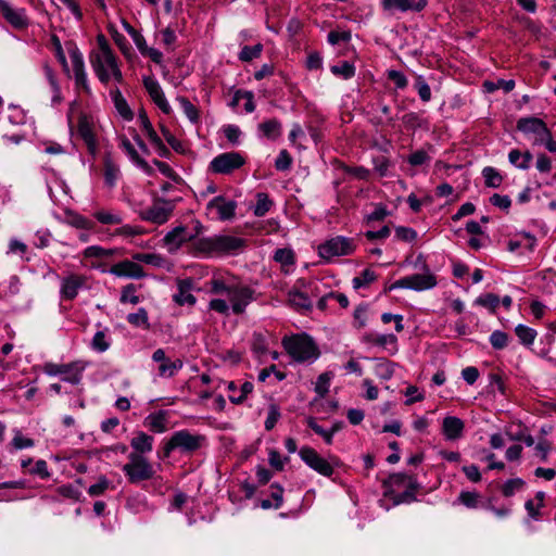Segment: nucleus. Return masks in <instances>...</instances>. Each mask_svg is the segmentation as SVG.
<instances>
[{
  "label": "nucleus",
  "mask_w": 556,
  "mask_h": 556,
  "mask_svg": "<svg viewBox=\"0 0 556 556\" xmlns=\"http://www.w3.org/2000/svg\"><path fill=\"white\" fill-rule=\"evenodd\" d=\"M415 88L424 102L431 100V89L421 76L417 77Z\"/></svg>",
  "instance_id": "obj_60"
},
{
  "label": "nucleus",
  "mask_w": 556,
  "mask_h": 556,
  "mask_svg": "<svg viewBox=\"0 0 556 556\" xmlns=\"http://www.w3.org/2000/svg\"><path fill=\"white\" fill-rule=\"evenodd\" d=\"M67 50L72 61L74 73L85 70L83 54L79 51V49L74 43H71L70 47H67Z\"/></svg>",
  "instance_id": "obj_48"
},
{
  "label": "nucleus",
  "mask_w": 556,
  "mask_h": 556,
  "mask_svg": "<svg viewBox=\"0 0 556 556\" xmlns=\"http://www.w3.org/2000/svg\"><path fill=\"white\" fill-rule=\"evenodd\" d=\"M211 292L215 294L226 293L232 312L236 315L244 313L247 306L254 300L255 291L239 282L236 278L214 277L211 281Z\"/></svg>",
  "instance_id": "obj_1"
},
{
  "label": "nucleus",
  "mask_w": 556,
  "mask_h": 556,
  "mask_svg": "<svg viewBox=\"0 0 556 556\" xmlns=\"http://www.w3.org/2000/svg\"><path fill=\"white\" fill-rule=\"evenodd\" d=\"M533 159V155L531 152L529 151H526V152H521L519 151L518 149H513L509 153H508V160L509 162L520 168V169H528L530 167V163Z\"/></svg>",
  "instance_id": "obj_33"
},
{
  "label": "nucleus",
  "mask_w": 556,
  "mask_h": 556,
  "mask_svg": "<svg viewBox=\"0 0 556 556\" xmlns=\"http://www.w3.org/2000/svg\"><path fill=\"white\" fill-rule=\"evenodd\" d=\"M280 417H281V414H280V409H279L278 405L270 404L268 406L267 418L265 420V429L267 431L273 430L275 428L276 424L278 422V420L280 419Z\"/></svg>",
  "instance_id": "obj_53"
},
{
  "label": "nucleus",
  "mask_w": 556,
  "mask_h": 556,
  "mask_svg": "<svg viewBox=\"0 0 556 556\" xmlns=\"http://www.w3.org/2000/svg\"><path fill=\"white\" fill-rule=\"evenodd\" d=\"M85 364L81 362H72L68 364L46 363L43 372L49 376H62V380L72 384H79L83 379Z\"/></svg>",
  "instance_id": "obj_8"
},
{
  "label": "nucleus",
  "mask_w": 556,
  "mask_h": 556,
  "mask_svg": "<svg viewBox=\"0 0 556 556\" xmlns=\"http://www.w3.org/2000/svg\"><path fill=\"white\" fill-rule=\"evenodd\" d=\"M118 249H105L99 245H90L84 250V257L97 258V260H109L114 255L118 254Z\"/></svg>",
  "instance_id": "obj_32"
},
{
  "label": "nucleus",
  "mask_w": 556,
  "mask_h": 556,
  "mask_svg": "<svg viewBox=\"0 0 556 556\" xmlns=\"http://www.w3.org/2000/svg\"><path fill=\"white\" fill-rule=\"evenodd\" d=\"M389 80L393 81L397 89H405L408 85L406 76L396 70H390L387 73Z\"/></svg>",
  "instance_id": "obj_61"
},
{
  "label": "nucleus",
  "mask_w": 556,
  "mask_h": 556,
  "mask_svg": "<svg viewBox=\"0 0 556 556\" xmlns=\"http://www.w3.org/2000/svg\"><path fill=\"white\" fill-rule=\"evenodd\" d=\"M525 485V481L520 478H514L507 480L502 486V494L505 497L513 496L517 491L521 490Z\"/></svg>",
  "instance_id": "obj_47"
},
{
  "label": "nucleus",
  "mask_w": 556,
  "mask_h": 556,
  "mask_svg": "<svg viewBox=\"0 0 556 556\" xmlns=\"http://www.w3.org/2000/svg\"><path fill=\"white\" fill-rule=\"evenodd\" d=\"M143 86L152 101L157 105V108L164 114H169L172 112V108L167 102L157 80L151 76L143 77Z\"/></svg>",
  "instance_id": "obj_16"
},
{
  "label": "nucleus",
  "mask_w": 556,
  "mask_h": 556,
  "mask_svg": "<svg viewBox=\"0 0 556 556\" xmlns=\"http://www.w3.org/2000/svg\"><path fill=\"white\" fill-rule=\"evenodd\" d=\"M176 206V200H166L155 197L151 206L140 211L139 216L142 220L150 222L156 225L165 224Z\"/></svg>",
  "instance_id": "obj_6"
},
{
  "label": "nucleus",
  "mask_w": 556,
  "mask_h": 556,
  "mask_svg": "<svg viewBox=\"0 0 556 556\" xmlns=\"http://www.w3.org/2000/svg\"><path fill=\"white\" fill-rule=\"evenodd\" d=\"M282 345L295 362L314 361L319 356L317 345L306 333L286 337L282 339Z\"/></svg>",
  "instance_id": "obj_3"
},
{
  "label": "nucleus",
  "mask_w": 556,
  "mask_h": 556,
  "mask_svg": "<svg viewBox=\"0 0 556 556\" xmlns=\"http://www.w3.org/2000/svg\"><path fill=\"white\" fill-rule=\"evenodd\" d=\"M408 279V289L415 291H425L432 289L437 286V278L433 274H431L428 269L425 274H414L407 276Z\"/></svg>",
  "instance_id": "obj_23"
},
{
  "label": "nucleus",
  "mask_w": 556,
  "mask_h": 556,
  "mask_svg": "<svg viewBox=\"0 0 556 556\" xmlns=\"http://www.w3.org/2000/svg\"><path fill=\"white\" fill-rule=\"evenodd\" d=\"M262 51V43H256L254 46H244L239 53V60L242 62H250L254 59L260 58Z\"/></svg>",
  "instance_id": "obj_40"
},
{
  "label": "nucleus",
  "mask_w": 556,
  "mask_h": 556,
  "mask_svg": "<svg viewBox=\"0 0 556 556\" xmlns=\"http://www.w3.org/2000/svg\"><path fill=\"white\" fill-rule=\"evenodd\" d=\"M127 458L128 462L123 466L122 470L130 484H139L151 480L155 476L153 465L146 456L138 453H129Z\"/></svg>",
  "instance_id": "obj_5"
},
{
  "label": "nucleus",
  "mask_w": 556,
  "mask_h": 556,
  "mask_svg": "<svg viewBox=\"0 0 556 556\" xmlns=\"http://www.w3.org/2000/svg\"><path fill=\"white\" fill-rule=\"evenodd\" d=\"M121 146L124 149V151L128 154V156L131 159V161L136 163L142 170H144L147 174L152 173V167L148 164L146 160H143L138 154L137 150L127 138L122 139Z\"/></svg>",
  "instance_id": "obj_31"
},
{
  "label": "nucleus",
  "mask_w": 556,
  "mask_h": 556,
  "mask_svg": "<svg viewBox=\"0 0 556 556\" xmlns=\"http://www.w3.org/2000/svg\"><path fill=\"white\" fill-rule=\"evenodd\" d=\"M292 165V156L287 150H281L275 161V167L277 170H288Z\"/></svg>",
  "instance_id": "obj_59"
},
{
  "label": "nucleus",
  "mask_w": 556,
  "mask_h": 556,
  "mask_svg": "<svg viewBox=\"0 0 556 556\" xmlns=\"http://www.w3.org/2000/svg\"><path fill=\"white\" fill-rule=\"evenodd\" d=\"M330 71L333 75L342 77L343 79H350L355 75V66L348 61L332 65Z\"/></svg>",
  "instance_id": "obj_39"
},
{
  "label": "nucleus",
  "mask_w": 556,
  "mask_h": 556,
  "mask_svg": "<svg viewBox=\"0 0 556 556\" xmlns=\"http://www.w3.org/2000/svg\"><path fill=\"white\" fill-rule=\"evenodd\" d=\"M119 174V167L110 156L104 159V178L108 186L113 187Z\"/></svg>",
  "instance_id": "obj_37"
},
{
  "label": "nucleus",
  "mask_w": 556,
  "mask_h": 556,
  "mask_svg": "<svg viewBox=\"0 0 556 556\" xmlns=\"http://www.w3.org/2000/svg\"><path fill=\"white\" fill-rule=\"evenodd\" d=\"M110 480L105 476H100L98 481L90 485L88 489V494L90 496H100L110 488Z\"/></svg>",
  "instance_id": "obj_51"
},
{
  "label": "nucleus",
  "mask_w": 556,
  "mask_h": 556,
  "mask_svg": "<svg viewBox=\"0 0 556 556\" xmlns=\"http://www.w3.org/2000/svg\"><path fill=\"white\" fill-rule=\"evenodd\" d=\"M430 160V155L425 150H417L407 156L408 164L415 167L427 164Z\"/></svg>",
  "instance_id": "obj_55"
},
{
  "label": "nucleus",
  "mask_w": 556,
  "mask_h": 556,
  "mask_svg": "<svg viewBox=\"0 0 556 556\" xmlns=\"http://www.w3.org/2000/svg\"><path fill=\"white\" fill-rule=\"evenodd\" d=\"M152 359L156 363H161V365L159 366V375L161 377H173L184 366L181 359H168L163 349L155 350L152 354Z\"/></svg>",
  "instance_id": "obj_18"
},
{
  "label": "nucleus",
  "mask_w": 556,
  "mask_h": 556,
  "mask_svg": "<svg viewBox=\"0 0 556 556\" xmlns=\"http://www.w3.org/2000/svg\"><path fill=\"white\" fill-rule=\"evenodd\" d=\"M274 205L273 200L265 192H258L256 194V205L253 208V213L257 217L264 216Z\"/></svg>",
  "instance_id": "obj_36"
},
{
  "label": "nucleus",
  "mask_w": 556,
  "mask_h": 556,
  "mask_svg": "<svg viewBox=\"0 0 556 556\" xmlns=\"http://www.w3.org/2000/svg\"><path fill=\"white\" fill-rule=\"evenodd\" d=\"M153 442L154 438L152 435H149L143 431H139L130 440V446L132 448L131 453H138L144 456L153 450Z\"/></svg>",
  "instance_id": "obj_26"
},
{
  "label": "nucleus",
  "mask_w": 556,
  "mask_h": 556,
  "mask_svg": "<svg viewBox=\"0 0 556 556\" xmlns=\"http://www.w3.org/2000/svg\"><path fill=\"white\" fill-rule=\"evenodd\" d=\"M109 273L116 277H126L131 279H141L147 276L143 267L138 263L124 260L111 266Z\"/></svg>",
  "instance_id": "obj_15"
},
{
  "label": "nucleus",
  "mask_w": 556,
  "mask_h": 556,
  "mask_svg": "<svg viewBox=\"0 0 556 556\" xmlns=\"http://www.w3.org/2000/svg\"><path fill=\"white\" fill-rule=\"evenodd\" d=\"M67 223L78 229H91L93 227V223L88 218L84 217L79 214H71L67 217Z\"/></svg>",
  "instance_id": "obj_56"
},
{
  "label": "nucleus",
  "mask_w": 556,
  "mask_h": 556,
  "mask_svg": "<svg viewBox=\"0 0 556 556\" xmlns=\"http://www.w3.org/2000/svg\"><path fill=\"white\" fill-rule=\"evenodd\" d=\"M330 380L331 375L329 372H324L318 377L315 383V392L318 394L320 399L325 397V395L328 393Z\"/></svg>",
  "instance_id": "obj_52"
},
{
  "label": "nucleus",
  "mask_w": 556,
  "mask_h": 556,
  "mask_svg": "<svg viewBox=\"0 0 556 556\" xmlns=\"http://www.w3.org/2000/svg\"><path fill=\"white\" fill-rule=\"evenodd\" d=\"M168 413L159 410L144 418V426L154 433H163L167 430Z\"/></svg>",
  "instance_id": "obj_25"
},
{
  "label": "nucleus",
  "mask_w": 556,
  "mask_h": 556,
  "mask_svg": "<svg viewBox=\"0 0 556 556\" xmlns=\"http://www.w3.org/2000/svg\"><path fill=\"white\" fill-rule=\"evenodd\" d=\"M405 490L402 493H397L393 495V502L394 504L399 505L402 503H412L416 501V493L420 488H412L409 486V483L406 484L404 488Z\"/></svg>",
  "instance_id": "obj_43"
},
{
  "label": "nucleus",
  "mask_w": 556,
  "mask_h": 556,
  "mask_svg": "<svg viewBox=\"0 0 556 556\" xmlns=\"http://www.w3.org/2000/svg\"><path fill=\"white\" fill-rule=\"evenodd\" d=\"M206 207L207 210H216L218 218L225 222L236 216L237 202L227 200L224 195H217L207 203Z\"/></svg>",
  "instance_id": "obj_17"
},
{
  "label": "nucleus",
  "mask_w": 556,
  "mask_h": 556,
  "mask_svg": "<svg viewBox=\"0 0 556 556\" xmlns=\"http://www.w3.org/2000/svg\"><path fill=\"white\" fill-rule=\"evenodd\" d=\"M258 129L264 137L276 140L281 135V123L276 118L267 119L258 125Z\"/></svg>",
  "instance_id": "obj_34"
},
{
  "label": "nucleus",
  "mask_w": 556,
  "mask_h": 556,
  "mask_svg": "<svg viewBox=\"0 0 556 556\" xmlns=\"http://www.w3.org/2000/svg\"><path fill=\"white\" fill-rule=\"evenodd\" d=\"M193 287V281L189 278L179 279L177 281L178 292L174 294L173 299L178 305H194L195 296L191 293V289Z\"/></svg>",
  "instance_id": "obj_24"
},
{
  "label": "nucleus",
  "mask_w": 556,
  "mask_h": 556,
  "mask_svg": "<svg viewBox=\"0 0 556 556\" xmlns=\"http://www.w3.org/2000/svg\"><path fill=\"white\" fill-rule=\"evenodd\" d=\"M355 248L354 239L337 236L321 243L318 247V253L320 257L330 260L334 256L351 255Z\"/></svg>",
  "instance_id": "obj_9"
},
{
  "label": "nucleus",
  "mask_w": 556,
  "mask_h": 556,
  "mask_svg": "<svg viewBox=\"0 0 556 556\" xmlns=\"http://www.w3.org/2000/svg\"><path fill=\"white\" fill-rule=\"evenodd\" d=\"M77 131L80 138L85 141L90 152H94L97 143L96 137L92 130L91 124L86 117H81L78 121Z\"/></svg>",
  "instance_id": "obj_29"
},
{
  "label": "nucleus",
  "mask_w": 556,
  "mask_h": 556,
  "mask_svg": "<svg viewBox=\"0 0 556 556\" xmlns=\"http://www.w3.org/2000/svg\"><path fill=\"white\" fill-rule=\"evenodd\" d=\"M309 282L305 279H299L294 287L288 291V303L296 311H309L313 307L311 298L303 289H308Z\"/></svg>",
  "instance_id": "obj_11"
},
{
  "label": "nucleus",
  "mask_w": 556,
  "mask_h": 556,
  "mask_svg": "<svg viewBox=\"0 0 556 556\" xmlns=\"http://www.w3.org/2000/svg\"><path fill=\"white\" fill-rule=\"evenodd\" d=\"M91 346L98 352H104L109 349L110 343L106 341V336L103 331H97L94 333Z\"/></svg>",
  "instance_id": "obj_64"
},
{
  "label": "nucleus",
  "mask_w": 556,
  "mask_h": 556,
  "mask_svg": "<svg viewBox=\"0 0 556 556\" xmlns=\"http://www.w3.org/2000/svg\"><path fill=\"white\" fill-rule=\"evenodd\" d=\"M515 333L519 342L525 346H531L538 336V332L528 326L518 325L515 328Z\"/></svg>",
  "instance_id": "obj_35"
},
{
  "label": "nucleus",
  "mask_w": 556,
  "mask_h": 556,
  "mask_svg": "<svg viewBox=\"0 0 556 556\" xmlns=\"http://www.w3.org/2000/svg\"><path fill=\"white\" fill-rule=\"evenodd\" d=\"M363 342L376 346H380L382 349H387L391 346L390 352L394 354L397 351V338L395 334H377L374 332H368L363 336Z\"/></svg>",
  "instance_id": "obj_21"
},
{
  "label": "nucleus",
  "mask_w": 556,
  "mask_h": 556,
  "mask_svg": "<svg viewBox=\"0 0 556 556\" xmlns=\"http://www.w3.org/2000/svg\"><path fill=\"white\" fill-rule=\"evenodd\" d=\"M177 101L180 104L188 119L191 123L197 124L200 119V113L198 108L194 104H192L186 97H178Z\"/></svg>",
  "instance_id": "obj_38"
},
{
  "label": "nucleus",
  "mask_w": 556,
  "mask_h": 556,
  "mask_svg": "<svg viewBox=\"0 0 556 556\" xmlns=\"http://www.w3.org/2000/svg\"><path fill=\"white\" fill-rule=\"evenodd\" d=\"M427 0H381V7L383 11L388 12L389 14L407 11L420 12L427 7Z\"/></svg>",
  "instance_id": "obj_14"
},
{
  "label": "nucleus",
  "mask_w": 556,
  "mask_h": 556,
  "mask_svg": "<svg viewBox=\"0 0 556 556\" xmlns=\"http://www.w3.org/2000/svg\"><path fill=\"white\" fill-rule=\"evenodd\" d=\"M301 459L313 470L325 477H331L333 467L339 465V459L331 456L329 459L321 457L313 447L303 446L299 451Z\"/></svg>",
  "instance_id": "obj_7"
},
{
  "label": "nucleus",
  "mask_w": 556,
  "mask_h": 556,
  "mask_svg": "<svg viewBox=\"0 0 556 556\" xmlns=\"http://www.w3.org/2000/svg\"><path fill=\"white\" fill-rule=\"evenodd\" d=\"M482 174L485 179V186L491 188H498L501 186L503 178L495 168L485 167Z\"/></svg>",
  "instance_id": "obj_46"
},
{
  "label": "nucleus",
  "mask_w": 556,
  "mask_h": 556,
  "mask_svg": "<svg viewBox=\"0 0 556 556\" xmlns=\"http://www.w3.org/2000/svg\"><path fill=\"white\" fill-rule=\"evenodd\" d=\"M97 220L104 225H119L122 224V217L111 212L98 211L94 213Z\"/></svg>",
  "instance_id": "obj_54"
},
{
  "label": "nucleus",
  "mask_w": 556,
  "mask_h": 556,
  "mask_svg": "<svg viewBox=\"0 0 556 556\" xmlns=\"http://www.w3.org/2000/svg\"><path fill=\"white\" fill-rule=\"evenodd\" d=\"M407 483H409L410 489L412 488H421L420 483L417 481V479L414 476L406 475L403 472L390 475L383 481V486L386 488L384 495L393 498V495L397 494L396 490H399L401 488H405Z\"/></svg>",
  "instance_id": "obj_13"
},
{
  "label": "nucleus",
  "mask_w": 556,
  "mask_h": 556,
  "mask_svg": "<svg viewBox=\"0 0 556 556\" xmlns=\"http://www.w3.org/2000/svg\"><path fill=\"white\" fill-rule=\"evenodd\" d=\"M402 122L406 129L416 130L417 128L422 127L424 119L419 113L409 112L403 115Z\"/></svg>",
  "instance_id": "obj_45"
},
{
  "label": "nucleus",
  "mask_w": 556,
  "mask_h": 556,
  "mask_svg": "<svg viewBox=\"0 0 556 556\" xmlns=\"http://www.w3.org/2000/svg\"><path fill=\"white\" fill-rule=\"evenodd\" d=\"M508 334L502 330H495L490 336V343L495 350H503L508 345Z\"/></svg>",
  "instance_id": "obj_50"
},
{
  "label": "nucleus",
  "mask_w": 556,
  "mask_h": 556,
  "mask_svg": "<svg viewBox=\"0 0 556 556\" xmlns=\"http://www.w3.org/2000/svg\"><path fill=\"white\" fill-rule=\"evenodd\" d=\"M475 303L479 306L488 307L492 313H495L500 304V298L494 293H485L476 299Z\"/></svg>",
  "instance_id": "obj_44"
},
{
  "label": "nucleus",
  "mask_w": 556,
  "mask_h": 556,
  "mask_svg": "<svg viewBox=\"0 0 556 556\" xmlns=\"http://www.w3.org/2000/svg\"><path fill=\"white\" fill-rule=\"evenodd\" d=\"M253 389V383L245 381L240 388V394L238 396L235 394L229 395V401L236 405L242 404L247 400L248 395L252 393Z\"/></svg>",
  "instance_id": "obj_58"
},
{
  "label": "nucleus",
  "mask_w": 556,
  "mask_h": 556,
  "mask_svg": "<svg viewBox=\"0 0 556 556\" xmlns=\"http://www.w3.org/2000/svg\"><path fill=\"white\" fill-rule=\"evenodd\" d=\"M87 278L84 275L72 274L62 280L61 295L65 300H74L79 290L86 285Z\"/></svg>",
  "instance_id": "obj_19"
},
{
  "label": "nucleus",
  "mask_w": 556,
  "mask_h": 556,
  "mask_svg": "<svg viewBox=\"0 0 556 556\" xmlns=\"http://www.w3.org/2000/svg\"><path fill=\"white\" fill-rule=\"evenodd\" d=\"M516 128L526 135L533 134L535 138L547 136L548 129L541 118L534 116L519 118Z\"/></svg>",
  "instance_id": "obj_20"
},
{
  "label": "nucleus",
  "mask_w": 556,
  "mask_h": 556,
  "mask_svg": "<svg viewBox=\"0 0 556 556\" xmlns=\"http://www.w3.org/2000/svg\"><path fill=\"white\" fill-rule=\"evenodd\" d=\"M91 67L97 75L98 79L108 85L111 78L108 67V61L103 53L92 51L89 55Z\"/></svg>",
  "instance_id": "obj_22"
},
{
  "label": "nucleus",
  "mask_w": 556,
  "mask_h": 556,
  "mask_svg": "<svg viewBox=\"0 0 556 556\" xmlns=\"http://www.w3.org/2000/svg\"><path fill=\"white\" fill-rule=\"evenodd\" d=\"M443 434L448 440L459 439L464 431V422L458 417L448 416L443 419Z\"/></svg>",
  "instance_id": "obj_27"
},
{
  "label": "nucleus",
  "mask_w": 556,
  "mask_h": 556,
  "mask_svg": "<svg viewBox=\"0 0 556 556\" xmlns=\"http://www.w3.org/2000/svg\"><path fill=\"white\" fill-rule=\"evenodd\" d=\"M197 253L206 256L237 254L245 247V240L239 237L223 235L203 237L192 244Z\"/></svg>",
  "instance_id": "obj_2"
},
{
  "label": "nucleus",
  "mask_w": 556,
  "mask_h": 556,
  "mask_svg": "<svg viewBox=\"0 0 556 556\" xmlns=\"http://www.w3.org/2000/svg\"><path fill=\"white\" fill-rule=\"evenodd\" d=\"M245 164V157L239 152H225L215 156L208 165L214 174L230 175Z\"/></svg>",
  "instance_id": "obj_10"
},
{
  "label": "nucleus",
  "mask_w": 556,
  "mask_h": 556,
  "mask_svg": "<svg viewBox=\"0 0 556 556\" xmlns=\"http://www.w3.org/2000/svg\"><path fill=\"white\" fill-rule=\"evenodd\" d=\"M0 13L3 18L15 29H26L29 18L24 9H14L8 1L0 0Z\"/></svg>",
  "instance_id": "obj_12"
},
{
  "label": "nucleus",
  "mask_w": 556,
  "mask_h": 556,
  "mask_svg": "<svg viewBox=\"0 0 556 556\" xmlns=\"http://www.w3.org/2000/svg\"><path fill=\"white\" fill-rule=\"evenodd\" d=\"M377 279V275L374 270L366 268L359 276L353 278L354 289H361L374 282Z\"/></svg>",
  "instance_id": "obj_41"
},
{
  "label": "nucleus",
  "mask_w": 556,
  "mask_h": 556,
  "mask_svg": "<svg viewBox=\"0 0 556 556\" xmlns=\"http://www.w3.org/2000/svg\"><path fill=\"white\" fill-rule=\"evenodd\" d=\"M127 321L136 327L142 326L144 329L150 328L148 313L144 308H139L137 313H131L127 316Z\"/></svg>",
  "instance_id": "obj_42"
},
{
  "label": "nucleus",
  "mask_w": 556,
  "mask_h": 556,
  "mask_svg": "<svg viewBox=\"0 0 556 556\" xmlns=\"http://www.w3.org/2000/svg\"><path fill=\"white\" fill-rule=\"evenodd\" d=\"M274 260L282 265H293L294 253L289 249H278L275 252Z\"/></svg>",
  "instance_id": "obj_63"
},
{
  "label": "nucleus",
  "mask_w": 556,
  "mask_h": 556,
  "mask_svg": "<svg viewBox=\"0 0 556 556\" xmlns=\"http://www.w3.org/2000/svg\"><path fill=\"white\" fill-rule=\"evenodd\" d=\"M191 240V236L187 235L186 227L178 226L168 231L163 241L170 249H178L184 242Z\"/></svg>",
  "instance_id": "obj_28"
},
{
  "label": "nucleus",
  "mask_w": 556,
  "mask_h": 556,
  "mask_svg": "<svg viewBox=\"0 0 556 556\" xmlns=\"http://www.w3.org/2000/svg\"><path fill=\"white\" fill-rule=\"evenodd\" d=\"M136 290H137L136 286L132 283L125 286L122 290L121 302L122 303L130 302L131 304L139 303V301H140L139 296L135 294Z\"/></svg>",
  "instance_id": "obj_62"
},
{
  "label": "nucleus",
  "mask_w": 556,
  "mask_h": 556,
  "mask_svg": "<svg viewBox=\"0 0 556 556\" xmlns=\"http://www.w3.org/2000/svg\"><path fill=\"white\" fill-rule=\"evenodd\" d=\"M205 442L206 438L202 434L191 433L187 429L176 431L163 446V458H168L175 450L192 454L199 451Z\"/></svg>",
  "instance_id": "obj_4"
},
{
  "label": "nucleus",
  "mask_w": 556,
  "mask_h": 556,
  "mask_svg": "<svg viewBox=\"0 0 556 556\" xmlns=\"http://www.w3.org/2000/svg\"><path fill=\"white\" fill-rule=\"evenodd\" d=\"M161 132L163 135V137L165 138V140L167 141V143L178 153H184L185 152V148H184V144L180 140H178L170 131L167 127L165 126H161Z\"/></svg>",
  "instance_id": "obj_57"
},
{
  "label": "nucleus",
  "mask_w": 556,
  "mask_h": 556,
  "mask_svg": "<svg viewBox=\"0 0 556 556\" xmlns=\"http://www.w3.org/2000/svg\"><path fill=\"white\" fill-rule=\"evenodd\" d=\"M458 501L468 508H477L480 503V494L477 492L463 491L458 496Z\"/></svg>",
  "instance_id": "obj_49"
},
{
  "label": "nucleus",
  "mask_w": 556,
  "mask_h": 556,
  "mask_svg": "<svg viewBox=\"0 0 556 556\" xmlns=\"http://www.w3.org/2000/svg\"><path fill=\"white\" fill-rule=\"evenodd\" d=\"M110 94L114 102L115 109L121 114V116L126 121H131L134 113L130 110L126 99L123 97L121 90L118 88H114L110 91Z\"/></svg>",
  "instance_id": "obj_30"
}]
</instances>
